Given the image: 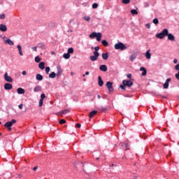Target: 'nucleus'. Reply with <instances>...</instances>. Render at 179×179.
Instances as JSON below:
<instances>
[{
	"label": "nucleus",
	"mask_w": 179,
	"mask_h": 179,
	"mask_svg": "<svg viewBox=\"0 0 179 179\" xmlns=\"http://www.w3.org/2000/svg\"><path fill=\"white\" fill-rule=\"evenodd\" d=\"M94 37H96L98 41H101V33L92 32L90 34V38H94Z\"/></svg>",
	"instance_id": "obj_1"
},
{
	"label": "nucleus",
	"mask_w": 179,
	"mask_h": 179,
	"mask_svg": "<svg viewBox=\"0 0 179 179\" xmlns=\"http://www.w3.org/2000/svg\"><path fill=\"white\" fill-rule=\"evenodd\" d=\"M167 33H169V29H164L163 31L156 35L157 38H164L165 36H167Z\"/></svg>",
	"instance_id": "obj_2"
},
{
	"label": "nucleus",
	"mask_w": 179,
	"mask_h": 179,
	"mask_svg": "<svg viewBox=\"0 0 179 179\" xmlns=\"http://www.w3.org/2000/svg\"><path fill=\"white\" fill-rule=\"evenodd\" d=\"M127 46L121 42H119L118 43H116L115 45V50H121V51H124V50H125Z\"/></svg>",
	"instance_id": "obj_3"
},
{
	"label": "nucleus",
	"mask_w": 179,
	"mask_h": 179,
	"mask_svg": "<svg viewBox=\"0 0 179 179\" xmlns=\"http://www.w3.org/2000/svg\"><path fill=\"white\" fill-rule=\"evenodd\" d=\"M100 56V53H99V52H94V55H91L90 57V59L91 61H97V59L99 58V57Z\"/></svg>",
	"instance_id": "obj_4"
},
{
	"label": "nucleus",
	"mask_w": 179,
	"mask_h": 179,
	"mask_svg": "<svg viewBox=\"0 0 179 179\" xmlns=\"http://www.w3.org/2000/svg\"><path fill=\"white\" fill-rule=\"evenodd\" d=\"M106 87L109 93H113L114 92V87H113V83L108 81L106 83Z\"/></svg>",
	"instance_id": "obj_5"
},
{
	"label": "nucleus",
	"mask_w": 179,
	"mask_h": 179,
	"mask_svg": "<svg viewBox=\"0 0 179 179\" xmlns=\"http://www.w3.org/2000/svg\"><path fill=\"white\" fill-rule=\"evenodd\" d=\"M13 124H16V120L13 119L10 122H6L4 124L5 128H9L13 125Z\"/></svg>",
	"instance_id": "obj_6"
},
{
	"label": "nucleus",
	"mask_w": 179,
	"mask_h": 179,
	"mask_svg": "<svg viewBox=\"0 0 179 179\" xmlns=\"http://www.w3.org/2000/svg\"><path fill=\"white\" fill-rule=\"evenodd\" d=\"M122 84L124 86H127L128 87H131V86L134 85V83L131 80H122Z\"/></svg>",
	"instance_id": "obj_7"
},
{
	"label": "nucleus",
	"mask_w": 179,
	"mask_h": 179,
	"mask_svg": "<svg viewBox=\"0 0 179 179\" xmlns=\"http://www.w3.org/2000/svg\"><path fill=\"white\" fill-rule=\"evenodd\" d=\"M4 79L6 82H8L10 83H12V82H13V79H12V77L8 76V73H6L4 74Z\"/></svg>",
	"instance_id": "obj_8"
},
{
	"label": "nucleus",
	"mask_w": 179,
	"mask_h": 179,
	"mask_svg": "<svg viewBox=\"0 0 179 179\" xmlns=\"http://www.w3.org/2000/svg\"><path fill=\"white\" fill-rule=\"evenodd\" d=\"M57 73H56L57 77L59 78V76H61L62 72H64V70H62V69L61 68V66H57Z\"/></svg>",
	"instance_id": "obj_9"
},
{
	"label": "nucleus",
	"mask_w": 179,
	"mask_h": 179,
	"mask_svg": "<svg viewBox=\"0 0 179 179\" xmlns=\"http://www.w3.org/2000/svg\"><path fill=\"white\" fill-rule=\"evenodd\" d=\"M13 87V86L10 83H6L4 85L5 90H12Z\"/></svg>",
	"instance_id": "obj_10"
},
{
	"label": "nucleus",
	"mask_w": 179,
	"mask_h": 179,
	"mask_svg": "<svg viewBox=\"0 0 179 179\" xmlns=\"http://www.w3.org/2000/svg\"><path fill=\"white\" fill-rule=\"evenodd\" d=\"M171 82V78H167L164 84V89H169V83Z\"/></svg>",
	"instance_id": "obj_11"
},
{
	"label": "nucleus",
	"mask_w": 179,
	"mask_h": 179,
	"mask_svg": "<svg viewBox=\"0 0 179 179\" xmlns=\"http://www.w3.org/2000/svg\"><path fill=\"white\" fill-rule=\"evenodd\" d=\"M8 31V28L6 27V25L3 24H0V31Z\"/></svg>",
	"instance_id": "obj_12"
},
{
	"label": "nucleus",
	"mask_w": 179,
	"mask_h": 179,
	"mask_svg": "<svg viewBox=\"0 0 179 179\" xmlns=\"http://www.w3.org/2000/svg\"><path fill=\"white\" fill-rule=\"evenodd\" d=\"M99 69L102 72H107V66L106 64H102L99 66Z\"/></svg>",
	"instance_id": "obj_13"
},
{
	"label": "nucleus",
	"mask_w": 179,
	"mask_h": 179,
	"mask_svg": "<svg viewBox=\"0 0 179 179\" xmlns=\"http://www.w3.org/2000/svg\"><path fill=\"white\" fill-rule=\"evenodd\" d=\"M98 85L99 86H100V87H101V86L104 85V82L103 81V80L101 79V76H100L98 77Z\"/></svg>",
	"instance_id": "obj_14"
},
{
	"label": "nucleus",
	"mask_w": 179,
	"mask_h": 179,
	"mask_svg": "<svg viewBox=\"0 0 179 179\" xmlns=\"http://www.w3.org/2000/svg\"><path fill=\"white\" fill-rule=\"evenodd\" d=\"M42 90V88H41V86L40 85H36L34 88V92L35 93H37L38 92H41Z\"/></svg>",
	"instance_id": "obj_15"
},
{
	"label": "nucleus",
	"mask_w": 179,
	"mask_h": 179,
	"mask_svg": "<svg viewBox=\"0 0 179 179\" xmlns=\"http://www.w3.org/2000/svg\"><path fill=\"white\" fill-rule=\"evenodd\" d=\"M4 43H5V44H8V45H15V43H13L12 41V40H10V39L4 40Z\"/></svg>",
	"instance_id": "obj_16"
},
{
	"label": "nucleus",
	"mask_w": 179,
	"mask_h": 179,
	"mask_svg": "<svg viewBox=\"0 0 179 179\" xmlns=\"http://www.w3.org/2000/svg\"><path fill=\"white\" fill-rule=\"evenodd\" d=\"M96 114H97V110L91 111L89 114L90 118H93V117H94L96 115Z\"/></svg>",
	"instance_id": "obj_17"
},
{
	"label": "nucleus",
	"mask_w": 179,
	"mask_h": 179,
	"mask_svg": "<svg viewBox=\"0 0 179 179\" xmlns=\"http://www.w3.org/2000/svg\"><path fill=\"white\" fill-rule=\"evenodd\" d=\"M145 57L147 59H150L152 58V54H150V50H147L145 52Z\"/></svg>",
	"instance_id": "obj_18"
},
{
	"label": "nucleus",
	"mask_w": 179,
	"mask_h": 179,
	"mask_svg": "<svg viewBox=\"0 0 179 179\" xmlns=\"http://www.w3.org/2000/svg\"><path fill=\"white\" fill-rule=\"evenodd\" d=\"M166 36H168V40H170L171 41H174L175 37L173 36V35H172L171 34L167 33Z\"/></svg>",
	"instance_id": "obj_19"
},
{
	"label": "nucleus",
	"mask_w": 179,
	"mask_h": 179,
	"mask_svg": "<svg viewBox=\"0 0 179 179\" xmlns=\"http://www.w3.org/2000/svg\"><path fill=\"white\" fill-rule=\"evenodd\" d=\"M17 92L18 94H24V89L23 88H17Z\"/></svg>",
	"instance_id": "obj_20"
},
{
	"label": "nucleus",
	"mask_w": 179,
	"mask_h": 179,
	"mask_svg": "<svg viewBox=\"0 0 179 179\" xmlns=\"http://www.w3.org/2000/svg\"><path fill=\"white\" fill-rule=\"evenodd\" d=\"M140 71H143L142 76H146L147 71L146 69H145V67H141Z\"/></svg>",
	"instance_id": "obj_21"
},
{
	"label": "nucleus",
	"mask_w": 179,
	"mask_h": 179,
	"mask_svg": "<svg viewBox=\"0 0 179 179\" xmlns=\"http://www.w3.org/2000/svg\"><path fill=\"white\" fill-rule=\"evenodd\" d=\"M17 48L19 51L20 55L23 56V51L22 50V46L20 45H17Z\"/></svg>",
	"instance_id": "obj_22"
},
{
	"label": "nucleus",
	"mask_w": 179,
	"mask_h": 179,
	"mask_svg": "<svg viewBox=\"0 0 179 179\" xmlns=\"http://www.w3.org/2000/svg\"><path fill=\"white\" fill-rule=\"evenodd\" d=\"M38 68H39L40 69H44V68H45V63H44V62H41V63L38 64Z\"/></svg>",
	"instance_id": "obj_23"
},
{
	"label": "nucleus",
	"mask_w": 179,
	"mask_h": 179,
	"mask_svg": "<svg viewBox=\"0 0 179 179\" xmlns=\"http://www.w3.org/2000/svg\"><path fill=\"white\" fill-rule=\"evenodd\" d=\"M102 58L105 61H107L108 59V53H103L102 54Z\"/></svg>",
	"instance_id": "obj_24"
},
{
	"label": "nucleus",
	"mask_w": 179,
	"mask_h": 179,
	"mask_svg": "<svg viewBox=\"0 0 179 179\" xmlns=\"http://www.w3.org/2000/svg\"><path fill=\"white\" fill-rule=\"evenodd\" d=\"M57 76V73H55V72H52L50 75H49V78H50V79H55V77Z\"/></svg>",
	"instance_id": "obj_25"
},
{
	"label": "nucleus",
	"mask_w": 179,
	"mask_h": 179,
	"mask_svg": "<svg viewBox=\"0 0 179 179\" xmlns=\"http://www.w3.org/2000/svg\"><path fill=\"white\" fill-rule=\"evenodd\" d=\"M36 80H43V76H41V74H36Z\"/></svg>",
	"instance_id": "obj_26"
},
{
	"label": "nucleus",
	"mask_w": 179,
	"mask_h": 179,
	"mask_svg": "<svg viewBox=\"0 0 179 179\" xmlns=\"http://www.w3.org/2000/svg\"><path fill=\"white\" fill-rule=\"evenodd\" d=\"M63 57L65 58V59H69L71 55H69V53H65L63 55Z\"/></svg>",
	"instance_id": "obj_27"
},
{
	"label": "nucleus",
	"mask_w": 179,
	"mask_h": 179,
	"mask_svg": "<svg viewBox=\"0 0 179 179\" xmlns=\"http://www.w3.org/2000/svg\"><path fill=\"white\" fill-rule=\"evenodd\" d=\"M69 112V110L65 109L64 110L60 112V113H59V115H62L63 114H64H64H68Z\"/></svg>",
	"instance_id": "obj_28"
},
{
	"label": "nucleus",
	"mask_w": 179,
	"mask_h": 179,
	"mask_svg": "<svg viewBox=\"0 0 179 179\" xmlns=\"http://www.w3.org/2000/svg\"><path fill=\"white\" fill-rule=\"evenodd\" d=\"M102 44L104 45V47H108V42H107V41L106 40H103L101 41Z\"/></svg>",
	"instance_id": "obj_29"
},
{
	"label": "nucleus",
	"mask_w": 179,
	"mask_h": 179,
	"mask_svg": "<svg viewBox=\"0 0 179 179\" xmlns=\"http://www.w3.org/2000/svg\"><path fill=\"white\" fill-rule=\"evenodd\" d=\"M68 54L71 55V54H73V48H69L68 49Z\"/></svg>",
	"instance_id": "obj_30"
},
{
	"label": "nucleus",
	"mask_w": 179,
	"mask_h": 179,
	"mask_svg": "<svg viewBox=\"0 0 179 179\" xmlns=\"http://www.w3.org/2000/svg\"><path fill=\"white\" fill-rule=\"evenodd\" d=\"M99 110H100L101 111H103V113H106V112L107 111V108L103 107V106H101V107L99 108Z\"/></svg>",
	"instance_id": "obj_31"
},
{
	"label": "nucleus",
	"mask_w": 179,
	"mask_h": 179,
	"mask_svg": "<svg viewBox=\"0 0 179 179\" xmlns=\"http://www.w3.org/2000/svg\"><path fill=\"white\" fill-rule=\"evenodd\" d=\"M97 8H99V4H97V3L92 4V9H97Z\"/></svg>",
	"instance_id": "obj_32"
},
{
	"label": "nucleus",
	"mask_w": 179,
	"mask_h": 179,
	"mask_svg": "<svg viewBox=\"0 0 179 179\" xmlns=\"http://www.w3.org/2000/svg\"><path fill=\"white\" fill-rule=\"evenodd\" d=\"M152 23H154V24H159V20L157 18H155L152 20Z\"/></svg>",
	"instance_id": "obj_33"
},
{
	"label": "nucleus",
	"mask_w": 179,
	"mask_h": 179,
	"mask_svg": "<svg viewBox=\"0 0 179 179\" xmlns=\"http://www.w3.org/2000/svg\"><path fill=\"white\" fill-rule=\"evenodd\" d=\"M122 3H124L125 5H128L129 2H131V0H122Z\"/></svg>",
	"instance_id": "obj_34"
},
{
	"label": "nucleus",
	"mask_w": 179,
	"mask_h": 179,
	"mask_svg": "<svg viewBox=\"0 0 179 179\" xmlns=\"http://www.w3.org/2000/svg\"><path fill=\"white\" fill-rule=\"evenodd\" d=\"M136 59V55H132L130 56V61H134V59Z\"/></svg>",
	"instance_id": "obj_35"
},
{
	"label": "nucleus",
	"mask_w": 179,
	"mask_h": 179,
	"mask_svg": "<svg viewBox=\"0 0 179 179\" xmlns=\"http://www.w3.org/2000/svg\"><path fill=\"white\" fill-rule=\"evenodd\" d=\"M41 61V59H40V57L37 56L35 57V62H40Z\"/></svg>",
	"instance_id": "obj_36"
},
{
	"label": "nucleus",
	"mask_w": 179,
	"mask_h": 179,
	"mask_svg": "<svg viewBox=\"0 0 179 179\" xmlns=\"http://www.w3.org/2000/svg\"><path fill=\"white\" fill-rule=\"evenodd\" d=\"M131 13L133 15H138V11L135 9L131 10Z\"/></svg>",
	"instance_id": "obj_37"
},
{
	"label": "nucleus",
	"mask_w": 179,
	"mask_h": 179,
	"mask_svg": "<svg viewBox=\"0 0 179 179\" xmlns=\"http://www.w3.org/2000/svg\"><path fill=\"white\" fill-rule=\"evenodd\" d=\"M66 122V120L64 119H62L59 120V123L62 125V124H65Z\"/></svg>",
	"instance_id": "obj_38"
},
{
	"label": "nucleus",
	"mask_w": 179,
	"mask_h": 179,
	"mask_svg": "<svg viewBox=\"0 0 179 179\" xmlns=\"http://www.w3.org/2000/svg\"><path fill=\"white\" fill-rule=\"evenodd\" d=\"M127 85H120V89H122V90H127V87H125Z\"/></svg>",
	"instance_id": "obj_39"
},
{
	"label": "nucleus",
	"mask_w": 179,
	"mask_h": 179,
	"mask_svg": "<svg viewBox=\"0 0 179 179\" xmlns=\"http://www.w3.org/2000/svg\"><path fill=\"white\" fill-rule=\"evenodd\" d=\"M50 66L45 67V72H46V73H50Z\"/></svg>",
	"instance_id": "obj_40"
},
{
	"label": "nucleus",
	"mask_w": 179,
	"mask_h": 179,
	"mask_svg": "<svg viewBox=\"0 0 179 179\" xmlns=\"http://www.w3.org/2000/svg\"><path fill=\"white\" fill-rule=\"evenodd\" d=\"M43 99H41L39 101V107L43 106Z\"/></svg>",
	"instance_id": "obj_41"
},
{
	"label": "nucleus",
	"mask_w": 179,
	"mask_h": 179,
	"mask_svg": "<svg viewBox=\"0 0 179 179\" xmlns=\"http://www.w3.org/2000/svg\"><path fill=\"white\" fill-rule=\"evenodd\" d=\"M84 20H87V22L90 21V17H89V16L84 17Z\"/></svg>",
	"instance_id": "obj_42"
},
{
	"label": "nucleus",
	"mask_w": 179,
	"mask_h": 179,
	"mask_svg": "<svg viewBox=\"0 0 179 179\" xmlns=\"http://www.w3.org/2000/svg\"><path fill=\"white\" fill-rule=\"evenodd\" d=\"M95 51L94 52H98L99 50H100V47L96 46L94 48Z\"/></svg>",
	"instance_id": "obj_43"
},
{
	"label": "nucleus",
	"mask_w": 179,
	"mask_h": 179,
	"mask_svg": "<svg viewBox=\"0 0 179 179\" xmlns=\"http://www.w3.org/2000/svg\"><path fill=\"white\" fill-rule=\"evenodd\" d=\"M41 99H42V100H44V99H45V94H41Z\"/></svg>",
	"instance_id": "obj_44"
},
{
	"label": "nucleus",
	"mask_w": 179,
	"mask_h": 179,
	"mask_svg": "<svg viewBox=\"0 0 179 179\" xmlns=\"http://www.w3.org/2000/svg\"><path fill=\"white\" fill-rule=\"evenodd\" d=\"M5 17H6L5 14H1V15H0V19L3 20V19H5Z\"/></svg>",
	"instance_id": "obj_45"
},
{
	"label": "nucleus",
	"mask_w": 179,
	"mask_h": 179,
	"mask_svg": "<svg viewBox=\"0 0 179 179\" xmlns=\"http://www.w3.org/2000/svg\"><path fill=\"white\" fill-rule=\"evenodd\" d=\"M175 77L176 78V79H178V80H179V71H178V73H176L175 75Z\"/></svg>",
	"instance_id": "obj_46"
},
{
	"label": "nucleus",
	"mask_w": 179,
	"mask_h": 179,
	"mask_svg": "<svg viewBox=\"0 0 179 179\" xmlns=\"http://www.w3.org/2000/svg\"><path fill=\"white\" fill-rule=\"evenodd\" d=\"M176 71H179V64L175 66Z\"/></svg>",
	"instance_id": "obj_47"
},
{
	"label": "nucleus",
	"mask_w": 179,
	"mask_h": 179,
	"mask_svg": "<svg viewBox=\"0 0 179 179\" xmlns=\"http://www.w3.org/2000/svg\"><path fill=\"white\" fill-rule=\"evenodd\" d=\"M127 78H129V79H131V78H132V74L129 73L127 75Z\"/></svg>",
	"instance_id": "obj_48"
},
{
	"label": "nucleus",
	"mask_w": 179,
	"mask_h": 179,
	"mask_svg": "<svg viewBox=\"0 0 179 179\" xmlns=\"http://www.w3.org/2000/svg\"><path fill=\"white\" fill-rule=\"evenodd\" d=\"M18 108H20V110H22V108H23V104H20L19 106H18Z\"/></svg>",
	"instance_id": "obj_49"
},
{
	"label": "nucleus",
	"mask_w": 179,
	"mask_h": 179,
	"mask_svg": "<svg viewBox=\"0 0 179 179\" xmlns=\"http://www.w3.org/2000/svg\"><path fill=\"white\" fill-rule=\"evenodd\" d=\"M145 27H147V29H150V24H146Z\"/></svg>",
	"instance_id": "obj_50"
},
{
	"label": "nucleus",
	"mask_w": 179,
	"mask_h": 179,
	"mask_svg": "<svg viewBox=\"0 0 179 179\" xmlns=\"http://www.w3.org/2000/svg\"><path fill=\"white\" fill-rule=\"evenodd\" d=\"M80 127H81V124H79V123H78L77 124H76V128H80Z\"/></svg>",
	"instance_id": "obj_51"
},
{
	"label": "nucleus",
	"mask_w": 179,
	"mask_h": 179,
	"mask_svg": "<svg viewBox=\"0 0 179 179\" xmlns=\"http://www.w3.org/2000/svg\"><path fill=\"white\" fill-rule=\"evenodd\" d=\"M22 75L26 76V75H27V72H26V71H22Z\"/></svg>",
	"instance_id": "obj_52"
},
{
	"label": "nucleus",
	"mask_w": 179,
	"mask_h": 179,
	"mask_svg": "<svg viewBox=\"0 0 179 179\" xmlns=\"http://www.w3.org/2000/svg\"><path fill=\"white\" fill-rule=\"evenodd\" d=\"M31 49L34 50V51H37V47H32Z\"/></svg>",
	"instance_id": "obj_53"
},
{
	"label": "nucleus",
	"mask_w": 179,
	"mask_h": 179,
	"mask_svg": "<svg viewBox=\"0 0 179 179\" xmlns=\"http://www.w3.org/2000/svg\"><path fill=\"white\" fill-rule=\"evenodd\" d=\"M122 146H124L127 148H128V143H123Z\"/></svg>",
	"instance_id": "obj_54"
},
{
	"label": "nucleus",
	"mask_w": 179,
	"mask_h": 179,
	"mask_svg": "<svg viewBox=\"0 0 179 179\" xmlns=\"http://www.w3.org/2000/svg\"><path fill=\"white\" fill-rule=\"evenodd\" d=\"M178 62V60L177 59H174L173 63L177 64Z\"/></svg>",
	"instance_id": "obj_55"
},
{
	"label": "nucleus",
	"mask_w": 179,
	"mask_h": 179,
	"mask_svg": "<svg viewBox=\"0 0 179 179\" xmlns=\"http://www.w3.org/2000/svg\"><path fill=\"white\" fill-rule=\"evenodd\" d=\"M37 169H38V167H37V166L34 167L33 168L34 171H36L37 170Z\"/></svg>",
	"instance_id": "obj_56"
},
{
	"label": "nucleus",
	"mask_w": 179,
	"mask_h": 179,
	"mask_svg": "<svg viewBox=\"0 0 179 179\" xmlns=\"http://www.w3.org/2000/svg\"><path fill=\"white\" fill-rule=\"evenodd\" d=\"M8 128V131H12V127H7Z\"/></svg>",
	"instance_id": "obj_57"
},
{
	"label": "nucleus",
	"mask_w": 179,
	"mask_h": 179,
	"mask_svg": "<svg viewBox=\"0 0 179 179\" xmlns=\"http://www.w3.org/2000/svg\"><path fill=\"white\" fill-rule=\"evenodd\" d=\"M97 98H98V99H101V96H100V94H98V95H97Z\"/></svg>",
	"instance_id": "obj_58"
},
{
	"label": "nucleus",
	"mask_w": 179,
	"mask_h": 179,
	"mask_svg": "<svg viewBox=\"0 0 179 179\" xmlns=\"http://www.w3.org/2000/svg\"><path fill=\"white\" fill-rule=\"evenodd\" d=\"M89 71L85 72V75H89Z\"/></svg>",
	"instance_id": "obj_59"
},
{
	"label": "nucleus",
	"mask_w": 179,
	"mask_h": 179,
	"mask_svg": "<svg viewBox=\"0 0 179 179\" xmlns=\"http://www.w3.org/2000/svg\"><path fill=\"white\" fill-rule=\"evenodd\" d=\"M51 54H52V55H54V54H55V52H51Z\"/></svg>",
	"instance_id": "obj_60"
},
{
	"label": "nucleus",
	"mask_w": 179,
	"mask_h": 179,
	"mask_svg": "<svg viewBox=\"0 0 179 179\" xmlns=\"http://www.w3.org/2000/svg\"><path fill=\"white\" fill-rule=\"evenodd\" d=\"M19 178H22V175H19Z\"/></svg>",
	"instance_id": "obj_61"
},
{
	"label": "nucleus",
	"mask_w": 179,
	"mask_h": 179,
	"mask_svg": "<svg viewBox=\"0 0 179 179\" xmlns=\"http://www.w3.org/2000/svg\"><path fill=\"white\" fill-rule=\"evenodd\" d=\"M83 78H85V76H86V74L83 75Z\"/></svg>",
	"instance_id": "obj_62"
},
{
	"label": "nucleus",
	"mask_w": 179,
	"mask_h": 179,
	"mask_svg": "<svg viewBox=\"0 0 179 179\" xmlns=\"http://www.w3.org/2000/svg\"><path fill=\"white\" fill-rule=\"evenodd\" d=\"M100 158H99V157H96V160H99Z\"/></svg>",
	"instance_id": "obj_63"
},
{
	"label": "nucleus",
	"mask_w": 179,
	"mask_h": 179,
	"mask_svg": "<svg viewBox=\"0 0 179 179\" xmlns=\"http://www.w3.org/2000/svg\"><path fill=\"white\" fill-rule=\"evenodd\" d=\"M43 47H44V45H42L41 48H43Z\"/></svg>",
	"instance_id": "obj_64"
}]
</instances>
